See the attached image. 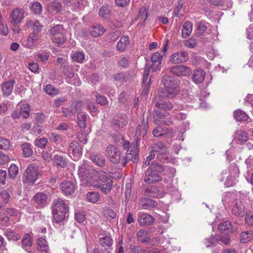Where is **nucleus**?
I'll return each mask as SVG.
<instances>
[{
    "instance_id": "1",
    "label": "nucleus",
    "mask_w": 253,
    "mask_h": 253,
    "mask_svg": "<svg viewBox=\"0 0 253 253\" xmlns=\"http://www.w3.org/2000/svg\"><path fill=\"white\" fill-rule=\"evenodd\" d=\"M96 173L97 178L90 182L89 185L94 187L100 189L101 191L105 194L110 192L112 189L113 181L106 175V173L102 170L98 172L94 171Z\"/></svg>"
},
{
    "instance_id": "2",
    "label": "nucleus",
    "mask_w": 253,
    "mask_h": 253,
    "mask_svg": "<svg viewBox=\"0 0 253 253\" xmlns=\"http://www.w3.org/2000/svg\"><path fill=\"white\" fill-rule=\"evenodd\" d=\"M52 208L54 221L59 223L65 219L66 214L68 211V207L65 201L58 198L53 201Z\"/></svg>"
},
{
    "instance_id": "3",
    "label": "nucleus",
    "mask_w": 253,
    "mask_h": 253,
    "mask_svg": "<svg viewBox=\"0 0 253 253\" xmlns=\"http://www.w3.org/2000/svg\"><path fill=\"white\" fill-rule=\"evenodd\" d=\"M99 171L93 169L89 166V163L86 161L84 162L79 167L78 175L82 180L84 181L87 186H90L89 185V184H90V182L97 178L96 173L94 171L98 172Z\"/></svg>"
},
{
    "instance_id": "4",
    "label": "nucleus",
    "mask_w": 253,
    "mask_h": 253,
    "mask_svg": "<svg viewBox=\"0 0 253 253\" xmlns=\"http://www.w3.org/2000/svg\"><path fill=\"white\" fill-rule=\"evenodd\" d=\"M162 82L165 88L159 90L158 92H162L169 95V97H173L177 92V82L173 77L164 75L162 77Z\"/></svg>"
},
{
    "instance_id": "5",
    "label": "nucleus",
    "mask_w": 253,
    "mask_h": 253,
    "mask_svg": "<svg viewBox=\"0 0 253 253\" xmlns=\"http://www.w3.org/2000/svg\"><path fill=\"white\" fill-rule=\"evenodd\" d=\"M162 169L161 166L158 164H152L150 167L146 170L144 177L145 182L151 184L161 181L162 178L157 172Z\"/></svg>"
},
{
    "instance_id": "6",
    "label": "nucleus",
    "mask_w": 253,
    "mask_h": 253,
    "mask_svg": "<svg viewBox=\"0 0 253 253\" xmlns=\"http://www.w3.org/2000/svg\"><path fill=\"white\" fill-rule=\"evenodd\" d=\"M52 42L58 44L62 45L65 41V30L62 25L58 24L52 27L49 30Z\"/></svg>"
},
{
    "instance_id": "7",
    "label": "nucleus",
    "mask_w": 253,
    "mask_h": 253,
    "mask_svg": "<svg viewBox=\"0 0 253 253\" xmlns=\"http://www.w3.org/2000/svg\"><path fill=\"white\" fill-rule=\"evenodd\" d=\"M39 170L37 166L30 164L27 167L22 178L24 183L28 184H34L38 178Z\"/></svg>"
},
{
    "instance_id": "8",
    "label": "nucleus",
    "mask_w": 253,
    "mask_h": 253,
    "mask_svg": "<svg viewBox=\"0 0 253 253\" xmlns=\"http://www.w3.org/2000/svg\"><path fill=\"white\" fill-rule=\"evenodd\" d=\"M106 156L109 160L114 164H118L124 161V156L120 150L113 145H109L106 150Z\"/></svg>"
},
{
    "instance_id": "9",
    "label": "nucleus",
    "mask_w": 253,
    "mask_h": 253,
    "mask_svg": "<svg viewBox=\"0 0 253 253\" xmlns=\"http://www.w3.org/2000/svg\"><path fill=\"white\" fill-rule=\"evenodd\" d=\"M169 95L165 94L162 92H158L157 95L155 97L154 102L155 106L161 110H169L172 108L171 103L168 100Z\"/></svg>"
},
{
    "instance_id": "10",
    "label": "nucleus",
    "mask_w": 253,
    "mask_h": 253,
    "mask_svg": "<svg viewBox=\"0 0 253 253\" xmlns=\"http://www.w3.org/2000/svg\"><path fill=\"white\" fill-rule=\"evenodd\" d=\"M83 107V103L78 101L73 102L68 108H63L62 112L64 117L69 118L74 116L75 114L82 110Z\"/></svg>"
},
{
    "instance_id": "11",
    "label": "nucleus",
    "mask_w": 253,
    "mask_h": 253,
    "mask_svg": "<svg viewBox=\"0 0 253 253\" xmlns=\"http://www.w3.org/2000/svg\"><path fill=\"white\" fill-rule=\"evenodd\" d=\"M169 71L178 77H187L192 73L191 69L184 65H178L172 66Z\"/></svg>"
},
{
    "instance_id": "12",
    "label": "nucleus",
    "mask_w": 253,
    "mask_h": 253,
    "mask_svg": "<svg viewBox=\"0 0 253 253\" xmlns=\"http://www.w3.org/2000/svg\"><path fill=\"white\" fill-rule=\"evenodd\" d=\"M25 11L22 8H14L9 14L10 22L12 25H17L21 23L24 18Z\"/></svg>"
},
{
    "instance_id": "13",
    "label": "nucleus",
    "mask_w": 253,
    "mask_h": 253,
    "mask_svg": "<svg viewBox=\"0 0 253 253\" xmlns=\"http://www.w3.org/2000/svg\"><path fill=\"white\" fill-rule=\"evenodd\" d=\"M136 236L137 240L141 243H147L153 245L159 244L158 241L156 238H151L149 236V233L146 230H139L137 231Z\"/></svg>"
},
{
    "instance_id": "14",
    "label": "nucleus",
    "mask_w": 253,
    "mask_h": 253,
    "mask_svg": "<svg viewBox=\"0 0 253 253\" xmlns=\"http://www.w3.org/2000/svg\"><path fill=\"white\" fill-rule=\"evenodd\" d=\"M189 59V55L186 51H179L173 53L169 58L170 61L173 64H179L186 62Z\"/></svg>"
},
{
    "instance_id": "15",
    "label": "nucleus",
    "mask_w": 253,
    "mask_h": 253,
    "mask_svg": "<svg viewBox=\"0 0 253 253\" xmlns=\"http://www.w3.org/2000/svg\"><path fill=\"white\" fill-rule=\"evenodd\" d=\"M68 152L72 155L70 157L74 161L78 160L82 155L81 148L78 142L73 141L70 144Z\"/></svg>"
},
{
    "instance_id": "16",
    "label": "nucleus",
    "mask_w": 253,
    "mask_h": 253,
    "mask_svg": "<svg viewBox=\"0 0 253 253\" xmlns=\"http://www.w3.org/2000/svg\"><path fill=\"white\" fill-rule=\"evenodd\" d=\"M63 73L67 77V82L71 84H75L79 86L81 84V81L78 78H74V72L72 69L70 68L68 66H65L63 68Z\"/></svg>"
},
{
    "instance_id": "17",
    "label": "nucleus",
    "mask_w": 253,
    "mask_h": 253,
    "mask_svg": "<svg viewBox=\"0 0 253 253\" xmlns=\"http://www.w3.org/2000/svg\"><path fill=\"white\" fill-rule=\"evenodd\" d=\"M127 123L128 119L126 115H123L121 117H114L111 122V125L115 130H119L126 126Z\"/></svg>"
},
{
    "instance_id": "18",
    "label": "nucleus",
    "mask_w": 253,
    "mask_h": 253,
    "mask_svg": "<svg viewBox=\"0 0 253 253\" xmlns=\"http://www.w3.org/2000/svg\"><path fill=\"white\" fill-rule=\"evenodd\" d=\"M33 201L35 204L39 208L46 206L49 202V200L46 194L43 192L37 193L34 197Z\"/></svg>"
},
{
    "instance_id": "19",
    "label": "nucleus",
    "mask_w": 253,
    "mask_h": 253,
    "mask_svg": "<svg viewBox=\"0 0 253 253\" xmlns=\"http://www.w3.org/2000/svg\"><path fill=\"white\" fill-rule=\"evenodd\" d=\"M32 240L29 234H25L21 241L22 248L28 253H38L37 250H30L32 245Z\"/></svg>"
},
{
    "instance_id": "20",
    "label": "nucleus",
    "mask_w": 253,
    "mask_h": 253,
    "mask_svg": "<svg viewBox=\"0 0 253 253\" xmlns=\"http://www.w3.org/2000/svg\"><path fill=\"white\" fill-rule=\"evenodd\" d=\"M229 175L232 177V181H227L228 186H234L237 182V178L239 176V170L238 168L235 165H231L228 169Z\"/></svg>"
},
{
    "instance_id": "21",
    "label": "nucleus",
    "mask_w": 253,
    "mask_h": 253,
    "mask_svg": "<svg viewBox=\"0 0 253 253\" xmlns=\"http://www.w3.org/2000/svg\"><path fill=\"white\" fill-rule=\"evenodd\" d=\"M150 66H148L147 64L146 65L144 72L143 76V80H142V87H143V91L142 93L146 94L149 89V87L151 85V79H149L148 80V76L150 73Z\"/></svg>"
},
{
    "instance_id": "22",
    "label": "nucleus",
    "mask_w": 253,
    "mask_h": 253,
    "mask_svg": "<svg viewBox=\"0 0 253 253\" xmlns=\"http://www.w3.org/2000/svg\"><path fill=\"white\" fill-rule=\"evenodd\" d=\"M144 195L154 198H160L163 196V193L156 186H149L144 190Z\"/></svg>"
},
{
    "instance_id": "23",
    "label": "nucleus",
    "mask_w": 253,
    "mask_h": 253,
    "mask_svg": "<svg viewBox=\"0 0 253 253\" xmlns=\"http://www.w3.org/2000/svg\"><path fill=\"white\" fill-rule=\"evenodd\" d=\"M25 26L29 28L32 31L31 33L39 35L41 33L43 26L39 21L36 19L28 20L27 21Z\"/></svg>"
},
{
    "instance_id": "24",
    "label": "nucleus",
    "mask_w": 253,
    "mask_h": 253,
    "mask_svg": "<svg viewBox=\"0 0 253 253\" xmlns=\"http://www.w3.org/2000/svg\"><path fill=\"white\" fill-rule=\"evenodd\" d=\"M154 218L152 215L146 213H139L138 222L141 226L149 225L154 222Z\"/></svg>"
},
{
    "instance_id": "25",
    "label": "nucleus",
    "mask_w": 253,
    "mask_h": 253,
    "mask_svg": "<svg viewBox=\"0 0 253 253\" xmlns=\"http://www.w3.org/2000/svg\"><path fill=\"white\" fill-rule=\"evenodd\" d=\"M148 119L145 120L144 119L141 121V124L137 126L136 127L135 137L137 138L141 136L145 135L147 132L148 129Z\"/></svg>"
},
{
    "instance_id": "26",
    "label": "nucleus",
    "mask_w": 253,
    "mask_h": 253,
    "mask_svg": "<svg viewBox=\"0 0 253 253\" xmlns=\"http://www.w3.org/2000/svg\"><path fill=\"white\" fill-rule=\"evenodd\" d=\"M15 83V81L14 80H11L3 83L1 84L3 95L8 96L11 94Z\"/></svg>"
},
{
    "instance_id": "27",
    "label": "nucleus",
    "mask_w": 253,
    "mask_h": 253,
    "mask_svg": "<svg viewBox=\"0 0 253 253\" xmlns=\"http://www.w3.org/2000/svg\"><path fill=\"white\" fill-rule=\"evenodd\" d=\"M232 213L238 216L243 217L244 216V205L242 202H236L232 209Z\"/></svg>"
},
{
    "instance_id": "28",
    "label": "nucleus",
    "mask_w": 253,
    "mask_h": 253,
    "mask_svg": "<svg viewBox=\"0 0 253 253\" xmlns=\"http://www.w3.org/2000/svg\"><path fill=\"white\" fill-rule=\"evenodd\" d=\"M37 249H34V250H38V253H39L40 252L43 253H49V248L45 239L42 238H38L37 241Z\"/></svg>"
},
{
    "instance_id": "29",
    "label": "nucleus",
    "mask_w": 253,
    "mask_h": 253,
    "mask_svg": "<svg viewBox=\"0 0 253 253\" xmlns=\"http://www.w3.org/2000/svg\"><path fill=\"white\" fill-rule=\"evenodd\" d=\"M113 242V240L110 236H105L99 239L100 244L108 253H110L112 249Z\"/></svg>"
},
{
    "instance_id": "30",
    "label": "nucleus",
    "mask_w": 253,
    "mask_h": 253,
    "mask_svg": "<svg viewBox=\"0 0 253 253\" xmlns=\"http://www.w3.org/2000/svg\"><path fill=\"white\" fill-rule=\"evenodd\" d=\"M60 186L62 192L66 195H71L75 190L74 185L69 181H63Z\"/></svg>"
},
{
    "instance_id": "31",
    "label": "nucleus",
    "mask_w": 253,
    "mask_h": 253,
    "mask_svg": "<svg viewBox=\"0 0 253 253\" xmlns=\"http://www.w3.org/2000/svg\"><path fill=\"white\" fill-rule=\"evenodd\" d=\"M139 205L143 209H150L156 207L157 203L149 198H141Z\"/></svg>"
},
{
    "instance_id": "32",
    "label": "nucleus",
    "mask_w": 253,
    "mask_h": 253,
    "mask_svg": "<svg viewBox=\"0 0 253 253\" xmlns=\"http://www.w3.org/2000/svg\"><path fill=\"white\" fill-rule=\"evenodd\" d=\"M106 31V29L100 24L93 25L90 29V33L92 36L97 37L101 36Z\"/></svg>"
},
{
    "instance_id": "33",
    "label": "nucleus",
    "mask_w": 253,
    "mask_h": 253,
    "mask_svg": "<svg viewBox=\"0 0 253 253\" xmlns=\"http://www.w3.org/2000/svg\"><path fill=\"white\" fill-rule=\"evenodd\" d=\"M205 72L201 69H197L193 72L192 80L196 84L201 83L205 79Z\"/></svg>"
},
{
    "instance_id": "34",
    "label": "nucleus",
    "mask_w": 253,
    "mask_h": 253,
    "mask_svg": "<svg viewBox=\"0 0 253 253\" xmlns=\"http://www.w3.org/2000/svg\"><path fill=\"white\" fill-rule=\"evenodd\" d=\"M136 151V148L134 147H132L130 149H128L126 152V155L124 161H122V166L125 167L126 163L129 161L133 157L134 151ZM134 159L137 160L138 159V153L135 152L134 154Z\"/></svg>"
},
{
    "instance_id": "35",
    "label": "nucleus",
    "mask_w": 253,
    "mask_h": 253,
    "mask_svg": "<svg viewBox=\"0 0 253 253\" xmlns=\"http://www.w3.org/2000/svg\"><path fill=\"white\" fill-rule=\"evenodd\" d=\"M39 39V36L34 33H31L28 38L27 42L24 45L27 48H32L38 44Z\"/></svg>"
},
{
    "instance_id": "36",
    "label": "nucleus",
    "mask_w": 253,
    "mask_h": 253,
    "mask_svg": "<svg viewBox=\"0 0 253 253\" xmlns=\"http://www.w3.org/2000/svg\"><path fill=\"white\" fill-rule=\"evenodd\" d=\"M90 159L97 166L102 167L105 166V159L104 156L101 154H91L90 155Z\"/></svg>"
},
{
    "instance_id": "37",
    "label": "nucleus",
    "mask_w": 253,
    "mask_h": 253,
    "mask_svg": "<svg viewBox=\"0 0 253 253\" xmlns=\"http://www.w3.org/2000/svg\"><path fill=\"white\" fill-rule=\"evenodd\" d=\"M129 43V38L126 36H122L117 44V48L120 51H124Z\"/></svg>"
},
{
    "instance_id": "38",
    "label": "nucleus",
    "mask_w": 253,
    "mask_h": 253,
    "mask_svg": "<svg viewBox=\"0 0 253 253\" xmlns=\"http://www.w3.org/2000/svg\"><path fill=\"white\" fill-rule=\"evenodd\" d=\"M170 132L169 129L167 127L158 126L155 127L152 131V133L155 137L166 136Z\"/></svg>"
},
{
    "instance_id": "39",
    "label": "nucleus",
    "mask_w": 253,
    "mask_h": 253,
    "mask_svg": "<svg viewBox=\"0 0 253 253\" xmlns=\"http://www.w3.org/2000/svg\"><path fill=\"white\" fill-rule=\"evenodd\" d=\"M218 229L220 232L225 234L231 232L232 230L231 223L228 220L220 223L218 225Z\"/></svg>"
},
{
    "instance_id": "40",
    "label": "nucleus",
    "mask_w": 253,
    "mask_h": 253,
    "mask_svg": "<svg viewBox=\"0 0 253 253\" xmlns=\"http://www.w3.org/2000/svg\"><path fill=\"white\" fill-rule=\"evenodd\" d=\"M21 147L24 157L29 158L33 155V151L31 144L24 142L21 144Z\"/></svg>"
},
{
    "instance_id": "41",
    "label": "nucleus",
    "mask_w": 253,
    "mask_h": 253,
    "mask_svg": "<svg viewBox=\"0 0 253 253\" xmlns=\"http://www.w3.org/2000/svg\"><path fill=\"white\" fill-rule=\"evenodd\" d=\"M211 4L217 6H226V8H229L232 6V2L230 0H209Z\"/></svg>"
},
{
    "instance_id": "42",
    "label": "nucleus",
    "mask_w": 253,
    "mask_h": 253,
    "mask_svg": "<svg viewBox=\"0 0 253 253\" xmlns=\"http://www.w3.org/2000/svg\"><path fill=\"white\" fill-rule=\"evenodd\" d=\"M193 29L192 23L190 21H186L184 23L182 27V36L186 38L190 36Z\"/></svg>"
},
{
    "instance_id": "43",
    "label": "nucleus",
    "mask_w": 253,
    "mask_h": 253,
    "mask_svg": "<svg viewBox=\"0 0 253 253\" xmlns=\"http://www.w3.org/2000/svg\"><path fill=\"white\" fill-rule=\"evenodd\" d=\"M86 3L85 0H75L70 6L73 10H81L84 8Z\"/></svg>"
},
{
    "instance_id": "44",
    "label": "nucleus",
    "mask_w": 253,
    "mask_h": 253,
    "mask_svg": "<svg viewBox=\"0 0 253 253\" xmlns=\"http://www.w3.org/2000/svg\"><path fill=\"white\" fill-rule=\"evenodd\" d=\"M234 116L235 120L238 122L245 121L248 119L247 114L240 109L234 112Z\"/></svg>"
},
{
    "instance_id": "45",
    "label": "nucleus",
    "mask_w": 253,
    "mask_h": 253,
    "mask_svg": "<svg viewBox=\"0 0 253 253\" xmlns=\"http://www.w3.org/2000/svg\"><path fill=\"white\" fill-rule=\"evenodd\" d=\"M47 10L51 12H60L62 9V5L58 1H55L47 5Z\"/></svg>"
},
{
    "instance_id": "46",
    "label": "nucleus",
    "mask_w": 253,
    "mask_h": 253,
    "mask_svg": "<svg viewBox=\"0 0 253 253\" xmlns=\"http://www.w3.org/2000/svg\"><path fill=\"white\" fill-rule=\"evenodd\" d=\"M235 138L238 141H239L241 142H246L248 139L247 133L241 130L236 131L235 134Z\"/></svg>"
},
{
    "instance_id": "47",
    "label": "nucleus",
    "mask_w": 253,
    "mask_h": 253,
    "mask_svg": "<svg viewBox=\"0 0 253 253\" xmlns=\"http://www.w3.org/2000/svg\"><path fill=\"white\" fill-rule=\"evenodd\" d=\"M167 115V114L162 113L159 111H154L153 113V122L158 125L157 121L162 122L164 119L165 117Z\"/></svg>"
},
{
    "instance_id": "48",
    "label": "nucleus",
    "mask_w": 253,
    "mask_h": 253,
    "mask_svg": "<svg viewBox=\"0 0 253 253\" xmlns=\"http://www.w3.org/2000/svg\"><path fill=\"white\" fill-rule=\"evenodd\" d=\"M19 114L24 118H28L30 116V106L27 104L21 105Z\"/></svg>"
},
{
    "instance_id": "49",
    "label": "nucleus",
    "mask_w": 253,
    "mask_h": 253,
    "mask_svg": "<svg viewBox=\"0 0 253 253\" xmlns=\"http://www.w3.org/2000/svg\"><path fill=\"white\" fill-rule=\"evenodd\" d=\"M87 114L84 113H80L77 115L78 125L81 128H84L86 127V119Z\"/></svg>"
},
{
    "instance_id": "50",
    "label": "nucleus",
    "mask_w": 253,
    "mask_h": 253,
    "mask_svg": "<svg viewBox=\"0 0 253 253\" xmlns=\"http://www.w3.org/2000/svg\"><path fill=\"white\" fill-rule=\"evenodd\" d=\"M99 197V194L96 192H89L86 194V199L90 203H95L97 202Z\"/></svg>"
},
{
    "instance_id": "51",
    "label": "nucleus",
    "mask_w": 253,
    "mask_h": 253,
    "mask_svg": "<svg viewBox=\"0 0 253 253\" xmlns=\"http://www.w3.org/2000/svg\"><path fill=\"white\" fill-rule=\"evenodd\" d=\"M71 56L73 60L77 62L82 63L84 60V54L81 51H77L75 52H73Z\"/></svg>"
},
{
    "instance_id": "52",
    "label": "nucleus",
    "mask_w": 253,
    "mask_h": 253,
    "mask_svg": "<svg viewBox=\"0 0 253 253\" xmlns=\"http://www.w3.org/2000/svg\"><path fill=\"white\" fill-rule=\"evenodd\" d=\"M104 215L108 220H111L116 216V212L109 207H106L103 211Z\"/></svg>"
},
{
    "instance_id": "53",
    "label": "nucleus",
    "mask_w": 253,
    "mask_h": 253,
    "mask_svg": "<svg viewBox=\"0 0 253 253\" xmlns=\"http://www.w3.org/2000/svg\"><path fill=\"white\" fill-rule=\"evenodd\" d=\"M253 237L251 231L243 232L240 236V241L242 243H246L249 242Z\"/></svg>"
},
{
    "instance_id": "54",
    "label": "nucleus",
    "mask_w": 253,
    "mask_h": 253,
    "mask_svg": "<svg viewBox=\"0 0 253 253\" xmlns=\"http://www.w3.org/2000/svg\"><path fill=\"white\" fill-rule=\"evenodd\" d=\"M207 24L208 23L204 21L198 22L197 23V34L201 35L206 32L207 30Z\"/></svg>"
},
{
    "instance_id": "55",
    "label": "nucleus",
    "mask_w": 253,
    "mask_h": 253,
    "mask_svg": "<svg viewBox=\"0 0 253 253\" xmlns=\"http://www.w3.org/2000/svg\"><path fill=\"white\" fill-rule=\"evenodd\" d=\"M48 136L51 142L56 144H59L62 140V136L56 132H51L48 134Z\"/></svg>"
},
{
    "instance_id": "56",
    "label": "nucleus",
    "mask_w": 253,
    "mask_h": 253,
    "mask_svg": "<svg viewBox=\"0 0 253 253\" xmlns=\"http://www.w3.org/2000/svg\"><path fill=\"white\" fill-rule=\"evenodd\" d=\"M53 161L55 164L62 168H64L66 165V161L62 156L55 155L54 156Z\"/></svg>"
},
{
    "instance_id": "57",
    "label": "nucleus",
    "mask_w": 253,
    "mask_h": 253,
    "mask_svg": "<svg viewBox=\"0 0 253 253\" xmlns=\"http://www.w3.org/2000/svg\"><path fill=\"white\" fill-rule=\"evenodd\" d=\"M30 10L36 14H40L42 11V4L39 2H34L31 6Z\"/></svg>"
},
{
    "instance_id": "58",
    "label": "nucleus",
    "mask_w": 253,
    "mask_h": 253,
    "mask_svg": "<svg viewBox=\"0 0 253 253\" xmlns=\"http://www.w3.org/2000/svg\"><path fill=\"white\" fill-rule=\"evenodd\" d=\"M38 60L44 63L47 62L49 57V53L48 52L45 51H39L37 54Z\"/></svg>"
},
{
    "instance_id": "59",
    "label": "nucleus",
    "mask_w": 253,
    "mask_h": 253,
    "mask_svg": "<svg viewBox=\"0 0 253 253\" xmlns=\"http://www.w3.org/2000/svg\"><path fill=\"white\" fill-rule=\"evenodd\" d=\"M217 236L211 235L209 239H206L204 241V244L207 247H209L212 245H215L218 242Z\"/></svg>"
},
{
    "instance_id": "60",
    "label": "nucleus",
    "mask_w": 253,
    "mask_h": 253,
    "mask_svg": "<svg viewBox=\"0 0 253 253\" xmlns=\"http://www.w3.org/2000/svg\"><path fill=\"white\" fill-rule=\"evenodd\" d=\"M47 143V139L45 137L37 138L34 141L35 145L41 148H44Z\"/></svg>"
},
{
    "instance_id": "61",
    "label": "nucleus",
    "mask_w": 253,
    "mask_h": 253,
    "mask_svg": "<svg viewBox=\"0 0 253 253\" xmlns=\"http://www.w3.org/2000/svg\"><path fill=\"white\" fill-rule=\"evenodd\" d=\"M148 9L144 6H142L140 8L138 15V18L143 20L144 22L146 20L148 16Z\"/></svg>"
},
{
    "instance_id": "62",
    "label": "nucleus",
    "mask_w": 253,
    "mask_h": 253,
    "mask_svg": "<svg viewBox=\"0 0 253 253\" xmlns=\"http://www.w3.org/2000/svg\"><path fill=\"white\" fill-rule=\"evenodd\" d=\"M163 56L164 55H161L159 52H155L152 55L151 61L152 62L162 64Z\"/></svg>"
},
{
    "instance_id": "63",
    "label": "nucleus",
    "mask_w": 253,
    "mask_h": 253,
    "mask_svg": "<svg viewBox=\"0 0 253 253\" xmlns=\"http://www.w3.org/2000/svg\"><path fill=\"white\" fill-rule=\"evenodd\" d=\"M5 236L8 240L17 241L20 239V236L12 231H7L5 233Z\"/></svg>"
},
{
    "instance_id": "64",
    "label": "nucleus",
    "mask_w": 253,
    "mask_h": 253,
    "mask_svg": "<svg viewBox=\"0 0 253 253\" xmlns=\"http://www.w3.org/2000/svg\"><path fill=\"white\" fill-rule=\"evenodd\" d=\"M75 219L79 223H83L85 219V212L83 211H79L75 213Z\"/></svg>"
}]
</instances>
